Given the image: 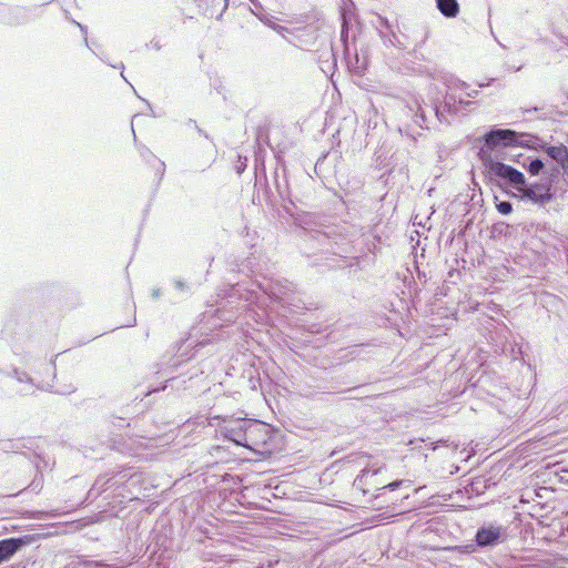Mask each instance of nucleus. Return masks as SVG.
Listing matches in <instances>:
<instances>
[{"mask_svg": "<svg viewBox=\"0 0 568 568\" xmlns=\"http://www.w3.org/2000/svg\"><path fill=\"white\" fill-rule=\"evenodd\" d=\"M485 142L486 145L490 149L499 145L508 146L521 143L519 142V136L517 133L507 129L491 130L485 135Z\"/></svg>", "mask_w": 568, "mask_h": 568, "instance_id": "423d86ee", "label": "nucleus"}, {"mask_svg": "<svg viewBox=\"0 0 568 568\" xmlns=\"http://www.w3.org/2000/svg\"><path fill=\"white\" fill-rule=\"evenodd\" d=\"M376 23H377V28L379 30V34H381L382 39L384 40V43H386V41L392 42L390 39L387 38V34L383 31V28H385L387 30L389 29L388 21L385 18H383L382 16H377Z\"/></svg>", "mask_w": 568, "mask_h": 568, "instance_id": "f8f14e48", "label": "nucleus"}, {"mask_svg": "<svg viewBox=\"0 0 568 568\" xmlns=\"http://www.w3.org/2000/svg\"><path fill=\"white\" fill-rule=\"evenodd\" d=\"M496 209L500 214L507 215V214L511 213L513 205L510 202L503 201V202H499L496 204Z\"/></svg>", "mask_w": 568, "mask_h": 568, "instance_id": "4468645a", "label": "nucleus"}, {"mask_svg": "<svg viewBox=\"0 0 568 568\" xmlns=\"http://www.w3.org/2000/svg\"><path fill=\"white\" fill-rule=\"evenodd\" d=\"M487 170L490 179L496 180L499 186L511 187L514 192L524 186L525 175L508 164L490 161L487 164Z\"/></svg>", "mask_w": 568, "mask_h": 568, "instance_id": "f03ea898", "label": "nucleus"}, {"mask_svg": "<svg viewBox=\"0 0 568 568\" xmlns=\"http://www.w3.org/2000/svg\"><path fill=\"white\" fill-rule=\"evenodd\" d=\"M13 376L20 383H31L32 382L31 377L26 372H20L18 369H14Z\"/></svg>", "mask_w": 568, "mask_h": 568, "instance_id": "2eb2a0df", "label": "nucleus"}, {"mask_svg": "<svg viewBox=\"0 0 568 568\" xmlns=\"http://www.w3.org/2000/svg\"><path fill=\"white\" fill-rule=\"evenodd\" d=\"M408 112L409 113L415 112L414 122L420 129L426 126L428 114H434L440 122H449V120L444 115V112L440 111V109L438 106H429V105L423 106L418 101L415 102L414 106L408 108Z\"/></svg>", "mask_w": 568, "mask_h": 568, "instance_id": "0eeeda50", "label": "nucleus"}, {"mask_svg": "<svg viewBox=\"0 0 568 568\" xmlns=\"http://www.w3.org/2000/svg\"><path fill=\"white\" fill-rule=\"evenodd\" d=\"M97 566L99 567H104V568H118V566L115 565H106V564H103V562H97Z\"/></svg>", "mask_w": 568, "mask_h": 568, "instance_id": "aec40b11", "label": "nucleus"}, {"mask_svg": "<svg viewBox=\"0 0 568 568\" xmlns=\"http://www.w3.org/2000/svg\"><path fill=\"white\" fill-rule=\"evenodd\" d=\"M403 484V480H395L386 486H384V488H388L390 490H394L396 489L397 487H399L400 485Z\"/></svg>", "mask_w": 568, "mask_h": 568, "instance_id": "f3484780", "label": "nucleus"}, {"mask_svg": "<svg viewBox=\"0 0 568 568\" xmlns=\"http://www.w3.org/2000/svg\"><path fill=\"white\" fill-rule=\"evenodd\" d=\"M23 545L19 538H8L0 540V564L9 560Z\"/></svg>", "mask_w": 568, "mask_h": 568, "instance_id": "6e6552de", "label": "nucleus"}, {"mask_svg": "<svg viewBox=\"0 0 568 568\" xmlns=\"http://www.w3.org/2000/svg\"><path fill=\"white\" fill-rule=\"evenodd\" d=\"M546 153L561 166L564 174L568 176V149L562 144L554 145L548 146Z\"/></svg>", "mask_w": 568, "mask_h": 568, "instance_id": "1a4fd4ad", "label": "nucleus"}, {"mask_svg": "<svg viewBox=\"0 0 568 568\" xmlns=\"http://www.w3.org/2000/svg\"><path fill=\"white\" fill-rule=\"evenodd\" d=\"M241 171H242V165H239L237 172L241 173Z\"/></svg>", "mask_w": 568, "mask_h": 568, "instance_id": "a878e982", "label": "nucleus"}, {"mask_svg": "<svg viewBox=\"0 0 568 568\" xmlns=\"http://www.w3.org/2000/svg\"><path fill=\"white\" fill-rule=\"evenodd\" d=\"M513 195L520 201L530 202L539 206H545L554 199L550 183L528 184L526 179L524 180V186H520Z\"/></svg>", "mask_w": 568, "mask_h": 568, "instance_id": "20e7f679", "label": "nucleus"}, {"mask_svg": "<svg viewBox=\"0 0 568 568\" xmlns=\"http://www.w3.org/2000/svg\"><path fill=\"white\" fill-rule=\"evenodd\" d=\"M342 20H343V29H342V38L345 39L347 37L348 32V21H347V13L346 10L343 9L342 11Z\"/></svg>", "mask_w": 568, "mask_h": 568, "instance_id": "dca6fc26", "label": "nucleus"}, {"mask_svg": "<svg viewBox=\"0 0 568 568\" xmlns=\"http://www.w3.org/2000/svg\"><path fill=\"white\" fill-rule=\"evenodd\" d=\"M73 390H74V388H73V387H69V388H68V389H65V390H59V392H60V393H62V394H70V393H72Z\"/></svg>", "mask_w": 568, "mask_h": 568, "instance_id": "4be33fe9", "label": "nucleus"}, {"mask_svg": "<svg viewBox=\"0 0 568 568\" xmlns=\"http://www.w3.org/2000/svg\"><path fill=\"white\" fill-rule=\"evenodd\" d=\"M160 295H161V291L159 288H155V290L152 291V296L154 298H158Z\"/></svg>", "mask_w": 568, "mask_h": 568, "instance_id": "412c9836", "label": "nucleus"}, {"mask_svg": "<svg viewBox=\"0 0 568 568\" xmlns=\"http://www.w3.org/2000/svg\"><path fill=\"white\" fill-rule=\"evenodd\" d=\"M2 374V372L0 371V375Z\"/></svg>", "mask_w": 568, "mask_h": 568, "instance_id": "c85d7f7f", "label": "nucleus"}, {"mask_svg": "<svg viewBox=\"0 0 568 568\" xmlns=\"http://www.w3.org/2000/svg\"><path fill=\"white\" fill-rule=\"evenodd\" d=\"M368 475H371V471H369V469H366V468H365V469H363V470L361 471V475L356 478V480L362 481V480H363L365 477H367Z\"/></svg>", "mask_w": 568, "mask_h": 568, "instance_id": "a211bd4d", "label": "nucleus"}, {"mask_svg": "<svg viewBox=\"0 0 568 568\" xmlns=\"http://www.w3.org/2000/svg\"><path fill=\"white\" fill-rule=\"evenodd\" d=\"M160 166L162 170H164V163L163 162H160Z\"/></svg>", "mask_w": 568, "mask_h": 568, "instance_id": "b1692460", "label": "nucleus"}, {"mask_svg": "<svg viewBox=\"0 0 568 568\" xmlns=\"http://www.w3.org/2000/svg\"><path fill=\"white\" fill-rule=\"evenodd\" d=\"M260 290H262L265 294L274 300H281L286 292L288 291V286L282 284L281 282H270L267 284H258Z\"/></svg>", "mask_w": 568, "mask_h": 568, "instance_id": "9d476101", "label": "nucleus"}, {"mask_svg": "<svg viewBox=\"0 0 568 568\" xmlns=\"http://www.w3.org/2000/svg\"><path fill=\"white\" fill-rule=\"evenodd\" d=\"M436 448H437V445H434V444L432 443V449H434V450H435Z\"/></svg>", "mask_w": 568, "mask_h": 568, "instance_id": "393cba45", "label": "nucleus"}, {"mask_svg": "<svg viewBox=\"0 0 568 568\" xmlns=\"http://www.w3.org/2000/svg\"><path fill=\"white\" fill-rule=\"evenodd\" d=\"M506 528L501 525H487L478 529L476 542L480 547H491L506 539Z\"/></svg>", "mask_w": 568, "mask_h": 568, "instance_id": "39448f33", "label": "nucleus"}, {"mask_svg": "<svg viewBox=\"0 0 568 568\" xmlns=\"http://www.w3.org/2000/svg\"><path fill=\"white\" fill-rule=\"evenodd\" d=\"M78 26H79V28L81 29V31H82L83 33H87V28H85L84 26H82V24H80V23H78Z\"/></svg>", "mask_w": 568, "mask_h": 568, "instance_id": "5701e85b", "label": "nucleus"}, {"mask_svg": "<svg viewBox=\"0 0 568 568\" xmlns=\"http://www.w3.org/2000/svg\"><path fill=\"white\" fill-rule=\"evenodd\" d=\"M378 471H379V470H378V469H376V470H374V471L372 473V475H376Z\"/></svg>", "mask_w": 568, "mask_h": 568, "instance_id": "cd10ccee", "label": "nucleus"}, {"mask_svg": "<svg viewBox=\"0 0 568 568\" xmlns=\"http://www.w3.org/2000/svg\"><path fill=\"white\" fill-rule=\"evenodd\" d=\"M438 10L448 18H454L459 11L457 0H436Z\"/></svg>", "mask_w": 568, "mask_h": 568, "instance_id": "9b49d317", "label": "nucleus"}, {"mask_svg": "<svg viewBox=\"0 0 568 568\" xmlns=\"http://www.w3.org/2000/svg\"><path fill=\"white\" fill-rule=\"evenodd\" d=\"M241 171H242V165H239L237 172L241 173Z\"/></svg>", "mask_w": 568, "mask_h": 568, "instance_id": "bb28decb", "label": "nucleus"}, {"mask_svg": "<svg viewBox=\"0 0 568 568\" xmlns=\"http://www.w3.org/2000/svg\"><path fill=\"white\" fill-rule=\"evenodd\" d=\"M544 166H545V164L540 159H535V160L530 161L527 169L531 175H538L541 172V170L544 169Z\"/></svg>", "mask_w": 568, "mask_h": 568, "instance_id": "ddd939ff", "label": "nucleus"}, {"mask_svg": "<svg viewBox=\"0 0 568 568\" xmlns=\"http://www.w3.org/2000/svg\"><path fill=\"white\" fill-rule=\"evenodd\" d=\"M174 285L178 290H184L186 287L182 281H175Z\"/></svg>", "mask_w": 568, "mask_h": 568, "instance_id": "6ab92c4d", "label": "nucleus"}, {"mask_svg": "<svg viewBox=\"0 0 568 568\" xmlns=\"http://www.w3.org/2000/svg\"><path fill=\"white\" fill-rule=\"evenodd\" d=\"M264 426L252 419H236L225 426V437L239 446L253 448L257 444L256 433Z\"/></svg>", "mask_w": 568, "mask_h": 568, "instance_id": "f257e3e1", "label": "nucleus"}, {"mask_svg": "<svg viewBox=\"0 0 568 568\" xmlns=\"http://www.w3.org/2000/svg\"><path fill=\"white\" fill-rule=\"evenodd\" d=\"M469 85L466 82L456 80L447 84V93L444 100V111L448 113H457L459 105H469L466 98H475L478 93L477 90L468 91Z\"/></svg>", "mask_w": 568, "mask_h": 568, "instance_id": "7ed1b4c3", "label": "nucleus"}]
</instances>
